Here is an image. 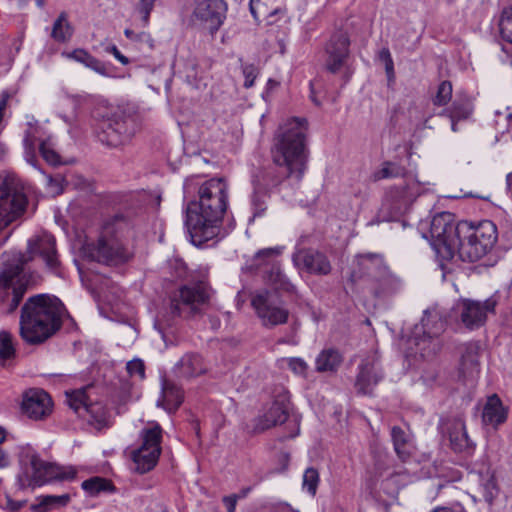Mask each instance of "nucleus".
I'll use <instances>...</instances> for the list:
<instances>
[{"mask_svg":"<svg viewBox=\"0 0 512 512\" xmlns=\"http://www.w3.org/2000/svg\"><path fill=\"white\" fill-rule=\"evenodd\" d=\"M471 114V107L468 103L454 102L449 110V117L453 119H466Z\"/></svg>","mask_w":512,"mask_h":512,"instance_id":"46","label":"nucleus"},{"mask_svg":"<svg viewBox=\"0 0 512 512\" xmlns=\"http://www.w3.org/2000/svg\"><path fill=\"white\" fill-rule=\"evenodd\" d=\"M432 512H454V511L448 507H439V508L434 509Z\"/></svg>","mask_w":512,"mask_h":512,"instance_id":"64","label":"nucleus"},{"mask_svg":"<svg viewBox=\"0 0 512 512\" xmlns=\"http://www.w3.org/2000/svg\"><path fill=\"white\" fill-rule=\"evenodd\" d=\"M6 105H7V102L5 99L1 100L0 101V117L3 118L4 117V111L6 109Z\"/></svg>","mask_w":512,"mask_h":512,"instance_id":"63","label":"nucleus"},{"mask_svg":"<svg viewBox=\"0 0 512 512\" xmlns=\"http://www.w3.org/2000/svg\"><path fill=\"white\" fill-rule=\"evenodd\" d=\"M179 372L184 377H194L204 372L202 359L197 354L184 355L177 364Z\"/></svg>","mask_w":512,"mask_h":512,"instance_id":"32","label":"nucleus"},{"mask_svg":"<svg viewBox=\"0 0 512 512\" xmlns=\"http://www.w3.org/2000/svg\"><path fill=\"white\" fill-rule=\"evenodd\" d=\"M508 417V410L503 405L501 399L497 394H493L487 398L483 407L482 422L484 425H490L497 429L500 425L506 422Z\"/></svg>","mask_w":512,"mask_h":512,"instance_id":"25","label":"nucleus"},{"mask_svg":"<svg viewBox=\"0 0 512 512\" xmlns=\"http://www.w3.org/2000/svg\"><path fill=\"white\" fill-rule=\"evenodd\" d=\"M105 52L112 54L121 64H129V59L123 55L115 45H109L105 48Z\"/></svg>","mask_w":512,"mask_h":512,"instance_id":"57","label":"nucleus"},{"mask_svg":"<svg viewBox=\"0 0 512 512\" xmlns=\"http://www.w3.org/2000/svg\"><path fill=\"white\" fill-rule=\"evenodd\" d=\"M73 34V28L67 20V15L62 12L55 20L51 32V37L57 42L68 41Z\"/></svg>","mask_w":512,"mask_h":512,"instance_id":"35","label":"nucleus"},{"mask_svg":"<svg viewBox=\"0 0 512 512\" xmlns=\"http://www.w3.org/2000/svg\"><path fill=\"white\" fill-rule=\"evenodd\" d=\"M183 401V392L175 384L165 381L162 386L161 398L157 401L158 406H163L169 413L175 412Z\"/></svg>","mask_w":512,"mask_h":512,"instance_id":"29","label":"nucleus"},{"mask_svg":"<svg viewBox=\"0 0 512 512\" xmlns=\"http://www.w3.org/2000/svg\"><path fill=\"white\" fill-rule=\"evenodd\" d=\"M260 2V0H250L249 2V8L252 16L257 19V4Z\"/></svg>","mask_w":512,"mask_h":512,"instance_id":"60","label":"nucleus"},{"mask_svg":"<svg viewBox=\"0 0 512 512\" xmlns=\"http://www.w3.org/2000/svg\"><path fill=\"white\" fill-rule=\"evenodd\" d=\"M239 499L240 496L238 494H231L222 498V502L225 505L227 512H235Z\"/></svg>","mask_w":512,"mask_h":512,"instance_id":"56","label":"nucleus"},{"mask_svg":"<svg viewBox=\"0 0 512 512\" xmlns=\"http://www.w3.org/2000/svg\"><path fill=\"white\" fill-rule=\"evenodd\" d=\"M379 58L385 64V71L389 81L394 80V63L391 53L387 48H383L379 53Z\"/></svg>","mask_w":512,"mask_h":512,"instance_id":"50","label":"nucleus"},{"mask_svg":"<svg viewBox=\"0 0 512 512\" xmlns=\"http://www.w3.org/2000/svg\"><path fill=\"white\" fill-rule=\"evenodd\" d=\"M254 191L251 197L253 218L264 215L267 210V199L270 197V191L259 189V185L253 184Z\"/></svg>","mask_w":512,"mask_h":512,"instance_id":"36","label":"nucleus"},{"mask_svg":"<svg viewBox=\"0 0 512 512\" xmlns=\"http://www.w3.org/2000/svg\"><path fill=\"white\" fill-rule=\"evenodd\" d=\"M451 448L455 452H465L467 454H471L474 450V443L468 437L467 431L460 433L458 435H453L449 437Z\"/></svg>","mask_w":512,"mask_h":512,"instance_id":"40","label":"nucleus"},{"mask_svg":"<svg viewBox=\"0 0 512 512\" xmlns=\"http://www.w3.org/2000/svg\"><path fill=\"white\" fill-rule=\"evenodd\" d=\"M452 321H454L452 311L446 314L438 306L427 308L423 312L421 322L411 331L408 339L410 346H415V352L420 353L423 358L433 357L442 346L440 335Z\"/></svg>","mask_w":512,"mask_h":512,"instance_id":"8","label":"nucleus"},{"mask_svg":"<svg viewBox=\"0 0 512 512\" xmlns=\"http://www.w3.org/2000/svg\"><path fill=\"white\" fill-rule=\"evenodd\" d=\"M277 290L275 288L257 291L251 299L257 316L267 328L285 324L289 318V310L284 306Z\"/></svg>","mask_w":512,"mask_h":512,"instance_id":"14","label":"nucleus"},{"mask_svg":"<svg viewBox=\"0 0 512 512\" xmlns=\"http://www.w3.org/2000/svg\"><path fill=\"white\" fill-rule=\"evenodd\" d=\"M124 34L129 40L138 43L140 46H146L148 50L154 49V40L149 33L145 31L136 33L131 29H125Z\"/></svg>","mask_w":512,"mask_h":512,"instance_id":"42","label":"nucleus"},{"mask_svg":"<svg viewBox=\"0 0 512 512\" xmlns=\"http://www.w3.org/2000/svg\"><path fill=\"white\" fill-rule=\"evenodd\" d=\"M228 189L224 178L202 182L191 178L185 181L184 195L191 198L185 209V226L195 246H201L220 234L228 208Z\"/></svg>","mask_w":512,"mask_h":512,"instance_id":"2","label":"nucleus"},{"mask_svg":"<svg viewBox=\"0 0 512 512\" xmlns=\"http://www.w3.org/2000/svg\"><path fill=\"white\" fill-rule=\"evenodd\" d=\"M81 487L92 496L100 492L113 491L114 486L111 481L102 477H92L82 482Z\"/></svg>","mask_w":512,"mask_h":512,"instance_id":"37","label":"nucleus"},{"mask_svg":"<svg viewBox=\"0 0 512 512\" xmlns=\"http://www.w3.org/2000/svg\"><path fill=\"white\" fill-rule=\"evenodd\" d=\"M71 500L70 494L43 495L37 498V503L30 506L32 512H49L53 509L65 507Z\"/></svg>","mask_w":512,"mask_h":512,"instance_id":"30","label":"nucleus"},{"mask_svg":"<svg viewBox=\"0 0 512 512\" xmlns=\"http://www.w3.org/2000/svg\"><path fill=\"white\" fill-rule=\"evenodd\" d=\"M242 73L245 78L244 87L250 88L254 85V81L258 75V69L253 64H243Z\"/></svg>","mask_w":512,"mask_h":512,"instance_id":"51","label":"nucleus"},{"mask_svg":"<svg viewBox=\"0 0 512 512\" xmlns=\"http://www.w3.org/2000/svg\"><path fill=\"white\" fill-rule=\"evenodd\" d=\"M10 459L6 452L0 449V468H5L9 466Z\"/></svg>","mask_w":512,"mask_h":512,"instance_id":"59","label":"nucleus"},{"mask_svg":"<svg viewBox=\"0 0 512 512\" xmlns=\"http://www.w3.org/2000/svg\"><path fill=\"white\" fill-rule=\"evenodd\" d=\"M30 257L21 253H4L0 257V308L13 313L20 305L29 289L37 285L39 276L25 270V264L38 256L48 271L62 275V263L53 235L43 233L28 242Z\"/></svg>","mask_w":512,"mask_h":512,"instance_id":"1","label":"nucleus"},{"mask_svg":"<svg viewBox=\"0 0 512 512\" xmlns=\"http://www.w3.org/2000/svg\"><path fill=\"white\" fill-rule=\"evenodd\" d=\"M289 416L288 406L283 401H274L268 411L255 418L252 425H247L246 429L249 433H261L273 426L283 424Z\"/></svg>","mask_w":512,"mask_h":512,"instance_id":"24","label":"nucleus"},{"mask_svg":"<svg viewBox=\"0 0 512 512\" xmlns=\"http://www.w3.org/2000/svg\"><path fill=\"white\" fill-rule=\"evenodd\" d=\"M278 511L279 512H299L297 510H294L288 503H280L278 505Z\"/></svg>","mask_w":512,"mask_h":512,"instance_id":"61","label":"nucleus"},{"mask_svg":"<svg viewBox=\"0 0 512 512\" xmlns=\"http://www.w3.org/2000/svg\"><path fill=\"white\" fill-rule=\"evenodd\" d=\"M384 378V373L376 355L364 357L358 365L354 387L360 395H372L374 388Z\"/></svg>","mask_w":512,"mask_h":512,"instance_id":"20","label":"nucleus"},{"mask_svg":"<svg viewBox=\"0 0 512 512\" xmlns=\"http://www.w3.org/2000/svg\"><path fill=\"white\" fill-rule=\"evenodd\" d=\"M29 128L25 131V137L23 140L24 149H25V159L26 161L34 167H37V157H36V134L38 127L37 125H33L31 122H28Z\"/></svg>","mask_w":512,"mask_h":512,"instance_id":"34","label":"nucleus"},{"mask_svg":"<svg viewBox=\"0 0 512 512\" xmlns=\"http://www.w3.org/2000/svg\"><path fill=\"white\" fill-rule=\"evenodd\" d=\"M483 498L488 504H492L498 495L496 483L493 480L486 481L483 486Z\"/></svg>","mask_w":512,"mask_h":512,"instance_id":"54","label":"nucleus"},{"mask_svg":"<svg viewBox=\"0 0 512 512\" xmlns=\"http://www.w3.org/2000/svg\"><path fill=\"white\" fill-rule=\"evenodd\" d=\"M282 248L271 247L259 250L247 264V269L256 271L264 269L265 278L276 289H281L286 292L294 291V285L283 274L278 262L277 257L281 254Z\"/></svg>","mask_w":512,"mask_h":512,"instance_id":"15","label":"nucleus"},{"mask_svg":"<svg viewBox=\"0 0 512 512\" xmlns=\"http://www.w3.org/2000/svg\"><path fill=\"white\" fill-rule=\"evenodd\" d=\"M142 444L132 452L135 470L144 474L152 470L161 454L162 429L158 424L145 428L141 432Z\"/></svg>","mask_w":512,"mask_h":512,"instance_id":"16","label":"nucleus"},{"mask_svg":"<svg viewBox=\"0 0 512 512\" xmlns=\"http://www.w3.org/2000/svg\"><path fill=\"white\" fill-rule=\"evenodd\" d=\"M447 431L449 437L453 435H458L466 431L465 422L462 416H455L448 424Z\"/></svg>","mask_w":512,"mask_h":512,"instance_id":"53","label":"nucleus"},{"mask_svg":"<svg viewBox=\"0 0 512 512\" xmlns=\"http://www.w3.org/2000/svg\"><path fill=\"white\" fill-rule=\"evenodd\" d=\"M76 470L72 466H61L42 460L37 454H26L20 459L17 475L19 489L35 488L54 481L73 480Z\"/></svg>","mask_w":512,"mask_h":512,"instance_id":"10","label":"nucleus"},{"mask_svg":"<svg viewBox=\"0 0 512 512\" xmlns=\"http://www.w3.org/2000/svg\"><path fill=\"white\" fill-rule=\"evenodd\" d=\"M157 1L158 0H139L138 4L136 5V10L141 15L143 26L148 25L150 13Z\"/></svg>","mask_w":512,"mask_h":512,"instance_id":"47","label":"nucleus"},{"mask_svg":"<svg viewBox=\"0 0 512 512\" xmlns=\"http://www.w3.org/2000/svg\"><path fill=\"white\" fill-rule=\"evenodd\" d=\"M459 232L456 253L462 261L480 260L493 249L498 240L497 227L490 220H483L477 224L461 221Z\"/></svg>","mask_w":512,"mask_h":512,"instance_id":"9","label":"nucleus"},{"mask_svg":"<svg viewBox=\"0 0 512 512\" xmlns=\"http://www.w3.org/2000/svg\"><path fill=\"white\" fill-rule=\"evenodd\" d=\"M39 151L43 159L50 165L59 164V155L47 144L46 141H41L39 144Z\"/></svg>","mask_w":512,"mask_h":512,"instance_id":"48","label":"nucleus"},{"mask_svg":"<svg viewBox=\"0 0 512 512\" xmlns=\"http://www.w3.org/2000/svg\"><path fill=\"white\" fill-rule=\"evenodd\" d=\"M288 177H295V174H288L287 167H269L253 178V184L259 185V189H266L272 191L277 188L284 179Z\"/></svg>","mask_w":512,"mask_h":512,"instance_id":"26","label":"nucleus"},{"mask_svg":"<svg viewBox=\"0 0 512 512\" xmlns=\"http://www.w3.org/2000/svg\"><path fill=\"white\" fill-rule=\"evenodd\" d=\"M288 367L298 375H305L308 365L302 358L292 357L287 360Z\"/></svg>","mask_w":512,"mask_h":512,"instance_id":"55","label":"nucleus"},{"mask_svg":"<svg viewBox=\"0 0 512 512\" xmlns=\"http://www.w3.org/2000/svg\"><path fill=\"white\" fill-rule=\"evenodd\" d=\"M359 266L371 279L372 290L376 297H386L400 289V279L388 269L380 256L372 254L361 256Z\"/></svg>","mask_w":512,"mask_h":512,"instance_id":"13","label":"nucleus"},{"mask_svg":"<svg viewBox=\"0 0 512 512\" xmlns=\"http://www.w3.org/2000/svg\"><path fill=\"white\" fill-rule=\"evenodd\" d=\"M168 268L170 269L172 280L183 279L187 274V268L185 263L178 258L170 260L168 262Z\"/></svg>","mask_w":512,"mask_h":512,"instance_id":"45","label":"nucleus"},{"mask_svg":"<svg viewBox=\"0 0 512 512\" xmlns=\"http://www.w3.org/2000/svg\"><path fill=\"white\" fill-rule=\"evenodd\" d=\"M23 412L31 419L41 420L52 412V400L42 389H30L24 394Z\"/></svg>","mask_w":512,"mask_h":512,"instance_id":"22","label":"nucleus"},{"mask_svg":"<svg viewBox=\"0 0 512 512\" xmlns=\"http://www.w3.org/2000/svg\"><path fill=\"white\" fill-rule=\"evenodd\" d=\"M391 437L393 440L395 452L397 453L398 457L402 461L408 459L411 450L408 435L405 433V431L402 430L400 427L395 426L391 430Z\"/></svg>","mask_w":512,"mask_h":512,"instance_id":"33","label":"nucleus"},{"mask_svg":"<svg viewBox=\"0 0 512 512\" xmlns=\"http://www.w3.org/2000/svg\"><path fill=\"white\" fill-rule=\"evenodd\" d=\"M65 308L54 295L37 294L29 297L21 308L19 330L29 345H40L54 335L62 325Z\"/></svg>","mask_w":512,"mask_h":512,"instance_id":"3","label":"nucleus"},{"mask_svg":"<svg viewBox=\"0 0 512 512\" xmlns=\"http://www.w3.org/2000/svg\"><path fill=\"white\" fill-rule=\"evenodd\" d=\"M127 372L130 376H138L140 379L145 377V365L142 360L134 359L126 365Z\"/></svg>","mask_w":512,"mask_h":512,"instance_id":"52","label":"nucleus"},{"mask_svg":"<svg viewBox=\"0 0 512 512\" xmlns=\"http://www.w3.org/2000/svg\"><path fill=\"white\" fill-rule=\"evenodd\" d=\"M228 6L224 0H203L197 4L193 15L205 22L211 33L216 32L226 18Z\"/></svg>","mask_w":512,"mask_h":512,"instance_id":"21","label":"nucleus"},{"mask_svg":"<svg viewBox=\"0 0 512 512\" xmlns=\"http://www.w3.org/2000/svg\"><path fill=\"white\" fill-rule=\"evenodd\" d=\"M97 139L112 148L127 143L135 134V117L120 108L97 107L92 113Z\"/></svg>","mask_w":512,"mask_h":512,"instance_id":"6","label":"nucleus"},{"mask_svg":"<svg viewBox=\"0 0 512 512\" xmlns=\"http://www.w3.org/2000/svg\"><path fill=\"white\" fill-rule=\"evenodd\" d=\"M293 261L295 265L316 275H328L332 270L331 263L327 256L313 249L299 250L294 253Z\"/></svg>","mask_w":512,"mask_h":512,"instance_id":"23","label":"nucleus"},{"mask_svg":"<svg viewBox=\"0 0 512 512\" xmlns=\"http://www.w3.org/2000/svg\"><path fill=\"white\" fill-rule=\"evenodd\" d=\"M15 355L12 335L7 331L0 332V360H7Z\"/></svg>","mask_w":512,"mask_h":512,"instance_id":"41","label":"nucleus"},{"mask_svg":"<svg viewBox=\"0 0 512 512\" xmlns=\"http://www.w3.org/2000/svg\"><path fill=\"white\" fill-rule=\"evenodd\" d=\"M209 298V286L203 281L180 286L171 295L169 305L164 306L155 318L154 327L162 339H168L173 333L178 318L189 319L200 315Z\"/></svg>","mask_w":512,"mask_h":512,"instance_id":"5","label":"nucleus"},{"mask_svg":"<svg viewBox=\"0 0 512 512\" xmlns=\"http://www.w3.org/2000/svg\"><path fill=\"white\" fill-rule=\"evenodd\" d=\"M480 347L477 343H468L464 346L461 355L459 372L464 378H473L480 371Z\"/></svg>","mask_w":512,"mask_h":512,"instance_id":"27","label":"nucleus"},{"mask_svg":"<svg viewBox=\"0 0 512 512\" xmlns=\"http://www.w3.org/2000/svg\"><path fill=\"white\" fill-rule=\"evenodd\" d=\"M407 171L405 167L395 162H385L380 170L374 174L376 180L405 177Z\"/></svg>","mask_w":512,"mask_h":512,"instance_id":"39","label":"nucleus"},{"mask_svg":"<svg viewBox=\"0 0 512 512\" xmlns=\"http://www.w3.org/2000/svg\"><path fill=\"white\" fill-rule=\"evenodd\" d=\"M63 55L69 59H72L76 62H79L86 66L87 68L92 69L96 73L105 76L111 77L112 74L108 70L106 64L101 60L97 59L93 55H91L88 51L78 48L74 49L71 52H64Z\"/></svg>","mask_w":512,"mask_h":512,"instance_id":"28","label":"nucleus"},{"mask_svg":"<svg viewBox=\"0 0 512 512\" xmlns=\"http://www.w3.org/2000/svg\"><path fill=\"white\" fill-rule=\"evenodd\" d=\"M25 503V501H15L11 498H7L6 507L12 512H17L24 506Z\"/></svg>","mask_w":512,"mask_h":512,"instance_id":"58","label":"nucleus"},{"mask_svg":"<svg viewBox=\"0 0 512 512\" xmlns=\"http://www.w3.org/2000/svg\"><path fill=\"white\" fill-rule=\"evenodd\" d=\"M27 198L14 176L0 178V232L25 211Z\"/></svg>","mask_w":512,"mask_h":512,"instance_id":"12","label":"nucleus"},{"mask_svg":"<svg viewBox=\"0 0 512 512\" xmlns=\"http://www.w3.org/2000/svg\"><path fill=\"white\" fill-rule=\"evenodd\" d=\"M496 300L491 297L484 302L464 299L458 301L452 308L454 321L460 322L468 329L473 330L483 326L489 312H494Z\"/></svg>","mask_w":512,"mask_h":512,"instance_id":"18","label":"nucleus"},{"mask_svg":"<svg viewBox=\"0 0 512 512\" xmlns=\"http://www.w3.org/2000/svg\"><path fill=\"white\" fill-rule=\"evenodd\" d=\"M130 228L129 220L122 214L107 220L98 241L88 245L89 256L99 263L106 264L126 261L129 253L122 243V238L129 233Z\"/></svg>","mask_w":512,"mask_h":512,"instance_id":"7","label":"nucleus"},{"mask_svg":"<svg viewBox=\"0 0 512 512\" xmlns=\"http://www.w3.org/2000/svg\"><path fill=\"white\" fill-rule=\"evenodd\" d=\"M319 483V473L314 468H307L303 475V489L314 496Z\"/></svg>","mask_w":512,"mask_h":512,"instance_id":"44","label":"nucleus"},{"mask_svg":"<svg viewBox=\"0 0 512 512\" xmlns=\"http://www.w3.org/2000/svg\"><path fill=\"white\" fill-rule=\"evenodd\" d=\"M452 97V84L450 81H442L437 89V93L433 99L434 105L444 106Z\"/></svg>","mask_w":512,"mask_h":512,"instance_id":"43","label":"nucleus"},{"mask_svg":"<svg viewBox=\"0 0 512 512\" xmlns=\"http://www.w3.org/2000/svg\"><path fill=\"white\" fill-rule=\"evenodd\" d=\"M460 222L456 223L450 212L436 214L430 222V242L436 253L444 259L456 254L460 237Z\"/></svg>","mask_w":512,"mask_h":512,"instance_id":"11","label":"nucleus"},{"mask_svg":"<svg viewBox=\"0 0 512 512\" xmlns=\"http://www.w3.org/2000/svg\"><path fill=\"white\" fill-rule=\"evenodd\" d=\"M310 87H311V96H310V97H311V100L313 101V103H314L315 105L320 106V105H321V103H320V101L317 99V97H316V96H315V94H314V91H313V83H312V82H310Z\"/></svg>","mask_w":512,"mask_h":512,"instance_id":"62","label":"nucleus"},{"mask_svg":"<svg viewBox=\"0 0 512 512\" xmlns=\"http://www.w3.org/2000/svg\"><path fill=\"white\" fill-rule=\"evenodd\" d=\"M307 121L292 118L281 125L274 137L272 159L275 166L287 167L288 174L300 180L306 169L308 151L306 147Z\"/></svg>","mask_w":512,"mask_h":512,"instance_id":"4","label":"nucleus"},{"mask_svg":"<svg viewBox=\"0 0 512 512\" xmlns=\"http://www.w3.org/2000/svg\"><path fill=\"white\" fill-rule=\"evenodd\" d=\"M501 36L504 40L512 43V17L503 11L499 22Z\"/></svg>","mask_w":512,"mask_h":512,"instance_id":"49","label":"nucleus"},{"mask_svg":"<svg viewBox=\"0 0 512 512\" xmlns=\"http://www.w3.org/2000/svg\"><path fill=\"white\" fill-rule=\"evenodd\" d=\"M342 362V356L338 350L324 349L316 358V370L318 372H332L337 370Z\"/></svg>","mask_w":512,"mask_h":512,"instance_id":"31","label":"nucleus"},{"mask_svg":"<svg viewBox=\"0 0 512 512\" xmlns=\"http://www.w3.org/2000/svg\"><path fill=\"white\" fill-rule=\"evenodd\" d=\"M87 401H88V397H87L84 389L66 392V403L76 413H79L80 410H84L87 412L89 411V406H88Z\"/></svg>","mask_w":512,"mask_h":512,"instance_id":"38","label":"nucleus"},{"mask_svg":"<svg viewBox=\"0 0 512 512\" xmlns=\"http://www.w3.org/2000/svg\"><path fill=\"white\" fill-rule=\"evenodd\" d=\"M420 191L419 182L410 176L405 179L404 184L397 185L386 193L383 207L392 218L402 216L410 210Z\"/></svg>","mask_w":512,"mask_h":512,"instance_id":"17","label":"nucleus"},{"mask_svg":"<svg viewBox=\"0 0 512 512\" xmlns=\"http://www.w3.org/2000/svg\"><path fill=\"white\" fill-rule=\"evenodd\" d=\"M350 37L342 30H335L324 44V68L331 74L339 73L347 64L350 55Z\"/></svg>","mask_w":512,"mask_h":512,"instance_id":"19","label":"nucleus"}]
</instances>
